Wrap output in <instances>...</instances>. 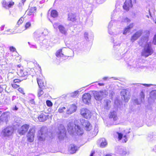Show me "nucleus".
I'll list each match as a JSON object with an SVG mask.
<instances>
[{
	"label": "nucleus",
	"instance_id": "nucleus-1",
	"mask_svg": "<svg viewBox=\"0 0 156 156\" xmlns=\"http://www.w3.org/2000/svg\"><path fill=\"white\" fill-rule=\"evenodd\" d=\"M153 53V51L151 47V44L147 43L141 52V55L146 58L151 55Z\"/></svg>",
	"mask_w": 156,
	"mask_h": 156
},
{
	"label": "nucleus",
	"instance_id": "nucleus-2",
	"mask_svg": "<svg viewBox=\"0 0 156 156\" xmlns=\"http://www.w3.org/2000/svg\"><path fill=\"white\" fill-rule=\"evenodd\" d=\"M76 129L78 130L80 129L79 126L76 125L73 122H69L67 125V130L68 132L70 134L73 133L75 131H78V130H76Z\"/></svg>",
	"mask_w": 156,
	"mask_h": 156
},
{
	"label": "nucleus",
	"instance_id": "nucleus-3",
	"mask_svg": "<svg viewBox=\"0 0 156 156\" xmlns=\"http://www.w3.org/2000/svg\"><path fill=\"white\" fill-rule=\"evenodd\" d=\"M80 114L82 116L87 119H90L92 116L91 112L86 108H82L80 111Z\"/></svg>",
	"mask_w": 156,
	"mask_h": 156
},
{
	"label": "nucleus",
	"instance_id": "nucleus-4",
	"mask_svg": "<svg viewBox=\"0 0 156 156\" xmlns=\"http://www.w3.org/2000/svg\"><path fill=\"white\" fill-rule=\"evenodd\" d=\"M35 133V126L31 127L27 135V140L28 142L32 143L34 141Z\"/></svg>",
	"mask_w": 156,
	"mask_h": 156
},
{
	"label": "nucleus",
	"instance_id": "nucleus-5",
	"mask_svg": "<svg viewBox=\"0 0 156 156\" xmlns=\"http://www.w3.org/2000/svg\"><path fill=\"white\" fill-rule=\"evenodd\" d=\"M93 94L95 99L98 101H101L107 95L105 92L103 91H95Z\"/></svg>",
	"mask_w": 156,
	"mask_h": 156
},
{
	"label": "nucleus",
	"instance_id": "nucleus-6",
	"mask_svg": "<svg viewBox=\"0 0 156 156\" xmlns=\"http://www.w3.org/2000/svg\"><path fill=\"white\" fill-rule=\"evenodd\" d=\"M30 126V125L28 124H25L22 126L18 130L19 134L20 135H24L28 132Z\"/></svg>",
	"mask_w": 156,
	"mask_h": 156
},
{
	"label": "nucleus",
	"instance_id": "nucleus-7",
	"mask_svg": "<svg viewBox=\"0 0 156 156\" xmlns=\"http://www.w3.org/2000/svg\"><path fill=\"white\" fill-rule=\"evenodd\" d=\"M37 83L40 89H44L46 88V82L43 77H40L37 78Z\"/></svg>",
	"mask_w": 156,
	"mask_h": 156
},
{
	"label": "nucleus",
	"instance_id": "nucleus-8",
	"mask_svg": "<svg viewBox=\"0 0 156 156\" xmlns=\"http://www.w3.org/2000/svg\"><path fill=\"white\" fill-rule=\"evenodd\" d=\"M85 130L87 131H90L93 129V126L89 121L82 120L81 122Z\"/></svg>",
	"mask_w": 156,
	"mask_h": 156
},
{
	"label": "nucleus",
	"instance_id": "nucleus-9",
	"mask_svg": "<svg viewBox=\"0 0 156 156\" xmlns=\"http://www.w3.org/2000/svg\"><path fill=\"white\" fill-rule=\"evenodd\" d=\"M14 131L13 128L11 126H8L4 129L2 131L3 136L4 137L12 135Z\"/></svg>",
	"mask_w": 156,
	"mask_h": 156
},
{
	"label": "nucleus",
	"instance_id": "nucleus-10",
	"mask_svg": "<svg viewBox=\"0 0 156 156\" xmlns=\"http://www.w3.org/2000/svg\"><path fill=\"white\" fill-rule=\"evenodd\" d=\"M133 7L132 0H126L122 6L123 9L126 12L129 11Z\"/></svg>",
	"mask_w": 156,
	"mask_h": 156
},
{
	"label": "nucleus",
	"instance_id": "nucleus-11",
	"mask_svg": "<svg viewBox=\"0 0 156 156\" xmlns=\"http://www.w3.org/2000/svg\"><path fill=\"white\" fill-rule=\"evenodd\" d=\"M127 90H123L121 92V95L122 99L125 102L128 101L130 99V94L127 95Z\"/></svg>",
	"mask_w": 156,
	"mask_h": 156
},
{
	"label": "nucleus",
	"instance_id": "nucleus-12",
	"mask_svg": "<svg viewBox=\"0 0 156 156\" xmlns=\"http://www.w3.org/2000/svg\"><path fill=\"white\" fill-rule=\"evenodd\" d=\"M2 3V6L6 9L13 7L15 4V2H14L11 1L7 2L5 0H3Z\"/></svg>",
	"mask_w": 156,
	"mask_h": 156
},
{
	"label": "nucleus",
	"instance_id": "nucleus-13",
	"mask_svg": "<svg viewBox=\"0 0 156 156\" xmlns=\"http://www.w3.org/2000/svg\"><path fill=\"white\" fill-rule=\"evenodd\" d=\"M48 118V115L45 112H42L38 116L37 119L40 122H44Z\"/></svg>",
	"mask_w": 156,
	"mask_h": 156
},
{
	"label": "nucleus",
	"instance_id": "nucleus-14",
	"mask_svg": "<svg viewBox=\"0 0 156 156\" xmlns=\"http://www.w3.org/2000/svg\"><path fill=\"white\" fill-rule=\"evenodd\" d=\"M91 96L88 93L84 94L82 96V101L86 104H87L90 101L91 99Z\"/></svg>",
	"mask_w": 156,
	"mask_h": 156
},
{
	"label": "nucleus",
	"instance_id": "nucleus-15",
	"mask_svg": "<svg viewBox=\"0 0 156 156\" xmlns=\"http://www.w3.org/2000/svg\"><path fill=\"white\" fill-rule=\"evenodd\" d=\"M142 32L141 31H138L134 33L131 37V41L132 42H134L140 37L142 35Z\"/></svg>",
	"mask_w": 156,
	"mask_h": 156
},
{
	"label": "nucleus",
	"instance_id": "nucleus-16",
	"mask_svg": "<svg viewBox=\"0 0 156 156\" xmlns=\"http://www.w3.org/2000/svg\"><path fill=\"white\" fill-rule=\"evenodd\" d=\"M21 81V80L18 79H15L13 80L11 86L14 89H16L20 87L19 84Z\"/></svg>",
	"mask_w": 156,
	"mask_h": 156
},
{
	"label": "nucleus",
	"instance_id": "nucleus-17",
	"mask_svg": "<svg viewBox=\"0 0 156 156\" xmlns=\"http://www.w3.org/2000/svg\"><path fill=\"white\" fill-rule=\"evenodd\" d=\"M17 74L21 77H27L28 75V72L26 69L20 70L17 72Z\"/></svg>",
	"mask_w": 156,
	"mask_h": 156
},
{
	"label": "nucleus",
	"instance_id": "nucleus-18",
	"mask_svg": "<svg viewBox=\"0 0 156 156\" xmlns=\"http://www.w3.org/2000/svg\"><path fill=\"white\" fill-rule=\"evenodd\" d=\"M77 109V106L74 104L70 105L69 108L67 110V113L68 114H71L75 112Z\"/></svg>",
	"mask_w": 156,
	"mask_h": 156
},
{
	"label": "nucleus",
	"instance_id": "nucleus-19",
	"mask_svg": "<svg viewBox=\"0 0 156 156\" xmlns=\"http://www.w3.org/2000/svg\"><path fill=\"white\" fill-rule=\"evenodd\" d=\"M68 150L70 153L73 154L75 153L77 150V147L74 144H71L69 147Z\"/></svg>",
	"mask_w": 156,
	"mask_h": 156
},
{
	"label": "nucleus",
	"instance_id": "nucleus-20",
	"mask_svg": "<svg viewBox=\"0 0 156 156\" xmlns=\"http://www.w3.org/2000/svg\"><path fill=\"white\" fill-rule=\"evenodd\" d=\"M37 9L36 7H31L29 8L27 11L28 15L30 16L34 15L36 12Z\"/></svg>",
	"mask_w": 156,
	"mask_h": 156
},
{
	"label": "nucleus",
	"instance_id": "nucleus-21",
	"mask_svg": "<svg viewBox=\"0 0 156 156\" xmlns=\"http://www.w3.org/2000/svg\"><path fill=\"white\" fill-rule=\"evenodd\" d=\"M68 20L72 22H74L77 19L76 18V16L75 14L71 13L68 14Z\"/></svg>",
	"mask_w": 156,
	"mask_h": 156
},
{
	"label": "nucleus",
	"instance_id": "nucleus-22",
	"mask_svg": "<svg viewBox=\"0 0 156 156\" xmlns=\"http://www.w3.org/2000/svg\"><path fill=\"white\" fill-rule=\"evenodd\" d=\"M116 133L118 135V139L119 140H121L123 137L124 139L123 140V142L124 143L126 142L127 139L126 135H124L123 136V134L122 133L118 132H117Z\"/></svg>",
	"mask_w": 156,
	"mask_h": 156
},
{
	"label": "nucleus",
	"instance_id": "nucleus-23",
	"mask_svg": "<svg viewBox=\"0 0 156 156\" xmlns=\"http://www.w3.org/2000/svg\"><path fill=\"white\" fill-rule=\"evenodd\" d=\"M149 98L153 100L156 99V90H153L150 92Z\"/></svg>",
	"mask_w": 156,
	"mask_h": 156
},
{
	"label": "nucleus",
	"instance_id": "nucleus-24",
	"mask_svg": "<svg viewBox=\"0 0 156 156\" xmlns=\"http://www.w3.org/2000/svg\"><path fill=\"white\" fill-rule=\"evenodd\" d=\"M51 10L50 13L51 16L54 18L57 17L58 16V13L57 10L55 9H50L49 10Z\"/></svg>",
	"mask_w": 156,
	"mask_h": 156
},
{
	"label": "nucleus",
	"instance_id": "nucleus-25",
	"mask_svg": "<svg viewBox=\"0 0 156 156\" xmlns=\"http://www.w3.org/2000/svg\"><path fill=\"white\" fill-rule=\"evenodd\" d=\"M58 28L59 31L62 34L64 35L66 34L67 31L63 26L62 25H60L58 26Z\"/></svg>",
	"mask_w": 156,
	"mask_h": 156
},
{
	"label": "nucleus",
	"instance_id": "nucleus-26",
	"mask_svg": "<svg viewBox=\"0 0 156 156\" xmlns=\"http://www.w3.org/2000/svg\"><path fill=\"white\" fill-rule=\"evenodd\" d=\"M55 55L58 58L64 57V55L62 53V49H60L58 50L55 53ZM64 57H66V56H64Z\"/></svg>",
	"mask_w": 156,
	"mask_h": 156
},
{
	"label": "nucleus",
	"instance_id": "nucleus-27",
	"mask_svg": "<svg viewBox=\"0 0 156 156\" xmlns=\"http://www.w3.org/2000/svg\"><path fill=\"white\" fill-rule=\"evenodd\" d=\"M107 142L106 140L103 138L102 139V141L101 142L100 146L101 148H104L106 147L107 145Z\"/></svg>",
	"mask_w": 156,
	"mask_h": 156
},
{
	"label": "nucleus",
	"instance_id": "nucleus-28",
	"mask_svg": "<svg viewBox=\"0 0 156 156\" xmlns=\"http://www.w3.org/2000/svg\"><path fill=\"white\" fill-rule=\"evenodd\" d=\"M1 29L2 30H4L5 33L10 31V29L8 28L7 27H5V25L2 26L1 27Z\"/></svg>",
	"mask_w": 156,
	"mask_h": 156
},
{
	"label": "nucleus",
	"instance_id": "nucleus-29",
	"mask_svg": "<svg viewBox=\"0 0 156 156\" xmlns=\"http://www.w3.org/2000/svg\"><path fill=\"white\" fill-rule=\"evenodd\" d=\"M110 117L111 118H113L115 121L117 120L118 119L116 115L114 112L111 113Z\"/></svg>",
	"mask_w": 156,
	"mask_h": 156
},
{
	"label": "nucleus",
	"instance_id": "nucleus-30",
	"mask_svg": "<svg viewBox=\"0 0 156 156\" xmlns=\"http://www.w3.org/2000/svg\"><path fill=\"white\" fill-rule=\"evenodd\" d=\"M18 88L17 90L19 92L23 95H24L25 94V93L24 92V89L23 88L19 87Z\"/></svg>",
	"mask_w": 156,
	"mask_h": 156
},
{
	"label": "nucleus",
	"instance_id": "nucleus-31",
	"mask_svg": "<svg viewBox=\"0 0 156 156\" xmlns=\"http://www.w3.org/2000/svg\"><path fill=\"white\" fill-rule=\"evenodd\" d=\"M44 94V92L42 90V89H39L38 91V97H41Z\"/></svg>",
	"mask_w": 156,
	"mask_h": 156
},
{
	"label": "nucleus",
	"instance_id": "nucleus-32",
	"mask_svg": "<svg viewBox=\"0 0 156 156\" xmlns=\"http://www.w3.org/2000/svg\"><path fill=\"white\" fill-rule=\"evenodd\" d=\"M31 26V23L30 22H27L25 25V30H26L29 28Z\"/></svg>",
	"mask_w": 156,
	"mask_h": 156
},
{
	"label": "nucleus",
	"instance_id": "nucleus-33",
	"mask_svg": "<svg viewBox=\"0 0 156 156\" xmlns=\"http://www.w3.org/2000/svg\"><path fill=\"white\" fill-rule=\"evenodd\" d=\"M47 105L49 107H51L52 106L53 104L52 102L50 100H48L46 101Z\"/></svg>",
	"mask_w": 156,
	"mask_h": 156
},
{
	"label": "nucleus",
	"instance_id": "nucleus-34",
	"mask_svg": "<svg viewBox=\"0 0 156 156\" xmlns=\"http://www.w3.org/2000/svg\"><path fill=\"white\" fill-rule=\"evenodd\" d=\"M24 20V19L22 17L20 18L17 22V24L18 25H20V24H21L23 23Z\"/></svg>",
	"mask_w": 156,
	"mask_h": 156
},
{
	"label": "nucleus",
	"instance_id": "nucleus-35",
	"mask_svg": "<svg viewBox=\"0 0 156 156\" xmlns=\"http://www.w3.org/2000/svg\"><path fill=\"white\" fill-rule=\"evenodd\" d=\"M9 49L10 51L12 52L16 51V48L12 46L9 47Z\"/></svg>",
	"mask_w": 156,
	"mask_h": 156
},
{
	"label": "nucleus",
	"instance_id": "nucleus-36",
	"mask_svg": "<svg viewBox=\"0 0 156 156\" xmlns=\"http://www.w3.org/2000/svg\"><path fill=\"white\" fill-rule=\"evenodd\" d=\"M66 108L65 107H62L59 108L58 109V112L60 113H62L64 112V110L66 109Z\"/></svg>",
	"mask_w": 156,
	"mask_h": 156
},
{
	"label": "nucleus",
	"instance_id": "nucleus-37",
	"mask_svg": "<svg viewBox=\"0 0 156 156\" xmlns=\"http://www.w3.org/2000/svg\"><path fill=\"white\" fill-rule=\"evenodd\" d=\"M153 43L154 45H156V34L154 35L153 37Z\"/></svg>",
	"mask_w": 156,
	"mask_h": 156
},
{
	"label": "nucleus",
	"instance_id": "nucleus-38",
	"mask_svg": "<svg viewBox=\"0 0 156 156\" xmlns=\"http://www.w3.org/2000/svg\"><path fill=\"white\" fill-rule=\"evenodd\" d=\"M133 23H131V24H130L126 28H127V29H128L129 30L130 29H131V28H132L133 27Z\"/></svg>",
	"mask_w": 156,
	"mask_h": 156
},
{
	"label": "nucleus",
	"instance_id": "nucleus-39",
	"mask_svg": "<svg viewBox=\"0 0 156 156\" xmlns=\"http://www.w3.org/2000/svg\"><path fill=\"white\" fill-rule=\"evenodd\" d=\"M140 96L142 98H144L145 97V95L143 91H141L140 92Z\"/></svg>",
	"mask_w": 156,
	"mask_h": 156
},
{
	"label": "nucleus",
	"instance_id": "nucleus-40",
	"mask_svg": "<svg viewBox=\"0 0 156 156\" xmlns=\"http://www.w3.org/2000/svg\"><path fill=\"white\" fill-rule=\"evenodd\" d=\"M129 30L128 29H127V28H126L125 29V30H124V31H123V34H126V33L128 32V31Z\"/></svg>",
	"mask_w": 156,
	"mask_h": 156
},
{
	"label": "nucleus",
	"instance_id": "nucleus-41",
	"mask_svg": "<svg viewBox=\"0 0 156 156\" xmlns=\"http://www.w3.org/2000/svg\"><path fill=\"white\" fill-rule=\"evenodd\" d=\"M39 134H41V135H43V131L40 130L39 132Z\"/></svg>",
	"mask_w": 156,
	"mask_h": 156
},
{
	"label": "nucleus",
	"instance_id": "nucleus-42",
	"mask_svg": "<svg viewBox=\"0 0 156 156\" xmlns=\"http://www.w3.org/2000/svg\"><path fill=\"white\" fill-rule=\"evenodd\" d=\"M18 109V108L15 106L14 108L12 109L13 110L17 111Z\"/></svg>",
	"mask_w": 156,
	"mask_h": 156
},
{
	"label": "nucleus",
	"instance_id": "nucleus-43",
	"mask_svg": "<svg viewBox=\"0 0 156 156\" xmlns=\"http://www.w3.org/2000/svg\"><path fill=\"white\" fill-rule=\"evenodd\" d=\"M143 38L146 39L147 41H148V36H145L143 37Z\"/></svg>",
	"mask_w": 156,
	"mask_h": 156
},
{
	"label": "nucleus",
	"instance_id": "nucleus-44",
	"mask_svg": "<svg viewBox=\"0 0 156 156\" xmlns=\"http://www.w3.org/2000/svg\"><path fill=\"white\" fill-rule=\"evenodd\" d=\"M26 0H21V2L22 4L23 5L24 4V3L26 1Z\"/></svg>",
	"mask_w": 156,
	"mask_h": 156
},
{
	"label": "nucleus",
	"instance_id": "nucleus-45",
	"mask_svg": "<svg viewBox=\"0 0 156 156\" xmlns=\"http://www.w3.org/2000/svg\"><path fill=\"white\" fill-rule=\"evenodd\" d=\"M3 91V89L0 85V93H1Z\"/></svg>",
	"mask_w": 156,
	"mask_h": 156
},
{
	"label": "nucleus",
	"instance_id": "nucleus-46",
	"mask_svg": "<svg viewBox=\"0 0 156 156\" xmlns=\"http://www.w3.org/2000/svg\"><path fill=\"white\" fill-rule=\"evenodd\" d=\"M94 153H95V152L94 151L92 152L91 153L90 156H93V155L94 154Z\"/></svg>",
	"mask_w": 156,
	"mask_h": 156
},
{
	"label": "nucleus",
	"instance_id": "nucleus-47",
	"mask_svg": "<svg viewBox=\"0 0 156 156\" xmlns=\"http://www.w3.org/2000/svg\"><path fill=\"white\" fill-rule=\"evenodd\" d=\"M30 101H31V103L32 104H34V100H31Z\"/></svg>",
	"mask_w": 156,
	"mask_h": 156
},
{
	"label": "nucleus",
	"instance_id": "nucleus-48",
	"mask_svg": "<svg viewBox=\"0 0 156 156\" xmlns=\"http://www.w3.org/2000/svg\"><path fill=\"white\" fill-rule=\"evenodd\" d=\"M98 85L100 86H103L104 85V84L101 83H98Z\"/></svg>",
	"mask_w": 156,
	"mask_h": 156
},
{
	"label": "nucleus",
	"instance_id": "nucleus-49",
	"mask_svg": "<svg viewBox=\"0 0 156 156\" xmlns=\"http://www.w3.org/2000/svg\"><path fill=\"white\" fill-rule=\"evenodd\" d=\"M21 66L20 64L18 65H17V67L18 68H20Z\"/></svg>",
	"mask_w": 156,
	"mask_h": 156
},
{
	"label": "nucleus",
	"instance_id": "nucleus-50",
	"mask_svg": "<svg viewBox=\"0 0 156 156\" xmlns=\"http://www.w3.org/2000/svg\"><path fill=\"white\" fill-rule=\"evenodd\" d=\"M53 26H54V27H55L58 26L57 23H55L53 24Z\"/></svg>",
	"mask_w": 156,
	"mask_h": 156
},
{
	"label": "nucleus",
	"instance_id": "nucleus-51",
	"mask_svg": "<svg viewBox=\"0 0 156 156\" xmlns=\"http://www.w3.org/2000/svg\"><path fill=\"white\" fill-rule=\"evenodd\" d=\"M110 101H106V105H107V106H108V104L109 103V102H110Z\"/></svg>",
	"mask_w": 156,
	"mask_h": 156
},
{
	"label": "nucleus",
	"instance_id": "nucleus-52",
	"mask_svg": "<svg viewBox=\"0 0 156 156\" xmlns=\"http://www.w3.org/2000/svg\"><path fill=\"white\" fill-rule=\"evenodd\" d=\"M104 156H112V155L110 154H106Z\"/></svg>",
	"mask_w": 156,
	"mask_h": 156
},
{
	"label": "nucleus",
	"instance_id": "nucleus-53",
	"mask_svg": "<svg viewBox=\"0 0 156 156\" xmlns=\"http://www.w3.org/2000/svg\"><path fill=\"white\" fill-rule=\"evenodd\" d=\"M38 68H39V70L40 71H41V67L40 66H39V65H38Z\"/></svg>",
	"mask_w": 156,
	"mask_h": 156
},
{
	"label": "nucleus",
	"instance_id": "nucleus-54",
	"mask_svg": "<svg viewBox=\"0 0 156 156\" xmlns=\"http://www.w3.org/2000/svg\"><path fill=\"white\" fill-rule=\"evenodd\" d=\"M78 93H77L76 92H75L74 93V94H75L76 96V95Z\"/></svg>",
	"mask_w": 156,
	"mask_h": 156
},
{
	"label": "nucleus",
	"instance_id": "nucleus-55",
	"mask_svg": "<svg viewBox=\"0 0 156 156\" xmlns=\"http://www.w3.org/2000/svg\"><path fill=\"white\" fill-rule=\"evenodd\" d=\"M134 3H136V0H134Z\"/></svg>",
	"mask_w": 156,
	"mask_h": 156
},
{
	"label": "nucleus",
	"instance_id": "nucleus-56",
	"mask_svg": "<svg viewBox=\"0 0 156 156\" xmlns=\"http://www.w3.org/2000/svg\"><path fill=\"white\" fill-rule=\"evenodd\" d=\"M41 138H42L40 136V137H39L38 139H41Z\"/></svg>",
	"mask_w": 156,
	"mask_h": 156
},
{
	"label": "nucleus",
	"instance_id": "nucleus-57",
	"mask_svg": "<svg viewBox=\"0 0 156 156\" xmlns=\"http://www.w3.org/2000/svg\"><path fill=\"white\" fill-rule=\"evenodd\" d=\"M74 97V95H73V97Z\"/></svg>",
	"mask_w": 156,
	"mask_h": 156
}]
</instances>
